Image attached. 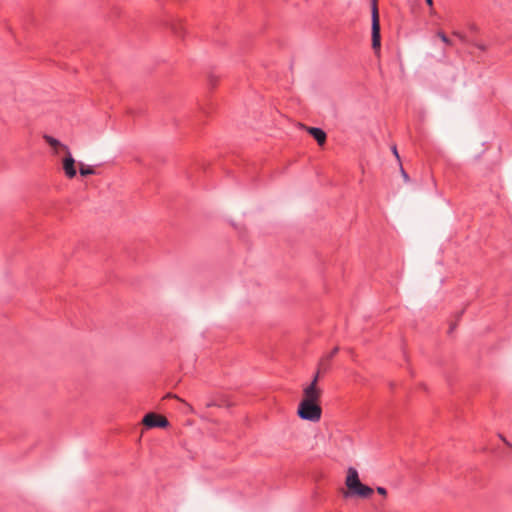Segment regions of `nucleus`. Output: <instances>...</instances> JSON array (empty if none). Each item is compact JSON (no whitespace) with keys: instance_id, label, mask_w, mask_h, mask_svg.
<instances>
[{"instance_id":"nucleus-3","label":"nucleus","mask_w":512,"mask_h":512,"mask_svg":"<svg viewBox=\"0 0 512 512\" xmlns=\"http://www.w3.org/2000/svg\"><path fill=\"white\" fill-rule=\"evenodd\" d=\"M371 18H372V47L374 50L380 49V19L377 6V0H371Z\"/></svg>"},{"instance_id":"nucleus-16","label":"nucleus","mask_w":512,"mask_h":512,"mask_svg":"<svg viewBox=\"0 0 512 512\" xmlns=\"http://www.w3.org/2000/svg\"><path fill=\"white\" fill-rule=\"evenodd\" d=\"M427 5L431 8V12L433 11V0H425Z\"/></svg>"},{"instance_id":"nucleus-7","label":"nucleus","mask_w":512,"mask_h":512,"mask_svg":"<svg viewBox=\"0 0 512 512\" xmlns=\"http://www.w3.org/2000/svg\"><path fill=\"white\" fill-rule=\"evenodd\" d=\"M309 134L317 141L319 145H323L326 141V133L318 127H310Z\"/></svg>"},{"instance_id":"nucleus-4","label":"nucleus","mask_w":512,"mask_h":512,"mask_svg":"<svg viewBox=\"0 0 512 512\" xmlns=\"http://www.w3.org/2000/svg\"><path fill=\"white\" fill-rule=\"evenodd\" d=\"M319 378V372L314 376L312 382L303 391V400L301 402L318 403L320 390L316 387Z\"/></svg>"},{"instance_id":"nucleus-6","label":"nucleus","mask_w":512,"mask_h":512,"mask_svg":"<svg viewBox=\"0 0 512 512\" xmlns=\"http://www.w3.org/2000/svg\"><path fill=\"white\" fill-rule=\"evenodd\" d=\"M67 152L68 156L63 159V170L68 178H73L77 173L75 168V159L72 157L69 150Z\"/></svg>"},{"instance_id":"nucleus-1","label":"nucleus","mask_w":512,"mask_h":512,"mask_svg":"<svg viewBox=\"0 0 512 512\" xmlns=\"http://www.w3.org/2000/svg\"><path fill=\"white\" fill-rule=\"evenodd\" d=\"M345 484L347 491L344 492V497L358 496L360 498H369L373 494L371 487L361 483L358 472L353 467H350L347 471Z\"/></svg>"},{"instance_id":"nucleus-5","label":"nucleus","mask_w":512,"mask_h":512,"mask_svg":"<svg viewBox=\"0 0 512 512\" xmlns=\"http://www.w3.org/2000/svg\"><path fill=\"white\" fill-rule=\"evenodd\" d=\"M143 423L145 426H147L149 428H155V427L165 428L169 425V422L165 417L160 416L155 413L146 414L143 418Z\"/></svg>"},{"instance_id":"nucleus-13","label":"nucleus","mask_w":512,"mask_h":512,"mask_svg":"<svg viewBox=\"0 0 512 512\" xmlns=\"http://www.w3.org/2000/svg\"><path fill=\"white\" fill-rule=\"evenodd\" d=\"M400 170H401V175L403 176L404 180H405L406 182H408V181H409V176H408V174L406 173V171L403 169L402 165H400Z\"/></svg>"},{"instance_id":"nucleus-15","label":"nucleus","mask_w":512,"mask_h":512,"mask_svg":"<svg viewBox=\"0 0 512 512\" xmlns=\"http://www.w3.org/2000/svg\"><path fill=\"white\" fill-rule=\"evenodd\" d=\"M377 492L381 495H386L387 491L384 487H378Z\"/></svg>"},{"instance_id":"nucleus-10","label":"nucleus","mask_w":512,"mask_h":512,"mask_svg":"<svg viewBox=\"0 0 512 512\" xmlns=\"http://www.w3.org/2000/svg\"><path fill=\"white\" fill-rule=\"evenodd\" d=\"M437 36L441 39V41L447 46H453V41L450 40L447 35L443 31H438Z\"/></svg>"},{"instance_id":"nucleus-11","label":"nucleus","mask_w":512,"mask_h":512,"mask_svg":"<svg viewBox=\"0 0 512 512\" xmlns=\"http://www.w3.org/2000/svg\"><path fill=\"white\" fill-rule=\"evenodd\" d=\"M79 171H80V174L82 176H88V175L95 174V170L92 167H90V166H83V165H81Z\"/></svg>"},{"instance_id":"nucleus-8","label":"nucleus","mask_w":512,"mask_h":512,"mask_svg":"<svg viewBox=\"0 0 512 512\" xmlns=\"http://www.w3.org/2000/svg\"><path fill=\"white\" fill-rule=\"evenodd\" d=\"M339 348L335 347L328 354L324 355L319 362V370L326 371L329 368L331 359L337 354Z\"/></svg>"},{"instance_id":"nucleus-14","label":"nucleus","mask_w":512,"mask_h":512,"mask_svg":"<svg viewBox=\"0 0 512 512\" xmlns=\"http://www.w3.org/2000/svg\"><path fill=\"white\" fill-rule=\"evenodd\" d=\"M392 151H393V154L395 155V157L397 158V160L400 162V156L398 154L396 146L392 147Z\"/></svg>"},{"instance_id":"nucleus-9","label":"nucleus","mask_w":512,"mask_h":512,"mask_svg":"<svg viewBox=\"0 0 512 512\" xmlns=\"http://www.w3.org/2000/svg\"><path fill=\"white\" fill-rule=\"evenodd\" d=\"M44 139L53 148H57L58 146H61V143L52 136L44 135ZM62 147L68 151V148L66 146L62 145Z\"/></svg>"},{"instance_id":"nucleus-2","label":"nucleus","mask_w":512,"mask_h":512,"mask_svg":"<svg viewBox=\"0 0 512 512\" xmlns=\"http://www.w3.org/2000/svg\"><path fill=\"white\" fill-rule=\"evenodd\" d=\"M297 414L303 420L318 422L321 419L322 409L318 403L300 402Z\"/></svg>"},{"instance_id":"nucleus-12","label":"nucleus","mask_w":512,"mask_h":512,"mask_svg":"<svg viewBox=\"0 0 512 512\" xmlns=\"http://www.w3.org/2000/svg\"><path fill=\"white\" fill-rule=\"evenodd\" d=\"M452 34L455 37H457L462 43H464V44L468 43V39L463 33L459 32V31H453Z\"/></svg>"}]
</instances>
